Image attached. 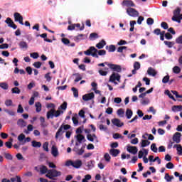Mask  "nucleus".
I'll return each mask as SVG.
<instances>
[{
  "instance_id": "nucleus-1",
  "label": "nucleus",
  "mask_w": 182,
  "mask_h": 182,
  "mask_svg": "<svg viewBox=\"0 0 182 182\" xmlns=\"http://www.w3.org/2000/svg\"><path fill=\"white\" fill-rule=\"evenodd\" d=\"M85 55H86L87 56H92L93 58H96L97 59L99 58V55L100 56H103L105 55H106V50H97V49L96 48H95L94 46H91L89 48L88 50H87L86 51L84 52ZM98 53V55H97Z\"/></svg>"
},
{
  "instance_id": "nucleus-2",
  "label": "nucleus",
  "mask_w": 182,
  "mask_h": 182,
  "mask_svg": "<svg viewBox=\"0 0 182 182\" xmlns=\"http://www.w3.org/2000/svg\"><path fill=\"white\" fill-rule=\"evenodd\" d=\"M60 114H63V111L58 109L57 111L55 109H51L50 111L47 112V119H53V117H59Z\"/></svg>"
},
{
  "instance_id": "nucleus-3",
  "label": "nucleus",
  "mask_w": 182,
  "mask_h": 182,
  "mask_svg": "<svg viewBox=\"0 0 182 182\" xmlns=\"http://www.w3.org/2000/svg\"><path fill=\"white\" fill-rule=\"evenodd\" d=\"M62 176V172L56 169H49L48 173L46 174V177L50 178V180H55V177H59Z\"/></svg>"
},
{
  "instance_id": "nucleus-4",
  "label": "nucleus",
  "mask_w": 182,
  "mask_h": 182,
  "mask_svg": "<svg viewBox=\"0 0 182 182\" xmlns=\"http://www.w3.org/2000/svg\"><path fill=\"white\" fill-rule=\"evenodd\" d=\"M65 166H72L74 168H80L82 167V161L80 159L75 161L69 160L66 161Z\"/></svg>"
},
{
  "instance_id": "nucleus-5",
  "label": "nucleus",
  "mask_w": 182,
  "mask_h": 182,
  "mask_svg": "<svg viewBox=\"0 0 182 182\" xmlns=\"http://www.w3.org/2000/svg\"><path fill=\"white\" fill-rule=\"evenodd\" d=\"M127 14L132 18H137V16H139V11H137V10L132 7L127 9Z\"/></svg>"
},
{
  "instance_id": "nucleus-6",
  "label": "nucleus",
  "mask_w": 182,
  "mask_h": 182,
  "mask_svg": "<svg viewBox=\"0 0 182 182\" xmlns=\"http://www.w3.org/2000/svg\"><path fill=\"white\" fill-rule=\"evenodd\" d=\"M14 21L18 22L20 25H23V17L19 13H14Z\"/></svg>"
},
{
  "instance_id": "nucleus-7",
  "label": "nucleus",
  "mask_w": 182,
  "mask_h": 182,
  "mask_svg": "<svg viewBox=\"0 0 182 182\" xmlns=\"http://www.w3.org/2000/svg\"><path fill=\"white\" fill-rule=\"evenodd\" d=\"M109 69H112L114 72H122V66L116 64H108Z\"/></svg>"
},
{
  "instance_id": "nucleus-8",
  "label": "nucleus",
  "mask_w": 182,
  "mask_h": 182,
  "mask_svg": "<svg viewBox=\"0 0 182 182\" xmlns=\"http://www.w3.org/2000/svg\"><path fill=\"white\" fill-rule=\"evenodd\" d=\"M5 22H6V23H7V25L9 28H12L13 29H16V28H18V26H16V24H15V23H14L12 19L9 17H8L6 19Z\"/></svg>"
},
{
  "instance_id": "nucleus-9",
  "label": "nucleus",
  "mask_w": 182,
  "mask_h": 182,
  "mask_svg": "<svg viewBox=\"0 0 182 182\" xmlns=\"http://www.w3.org/2000/svg\"><path fill=\"white\" fill-rule=\"evenodd\" d=\"M122 5L127 6V8H134L136 7V4L132 0H124L122 1Z\"/></svg>"
},
{
  "instance_id": "nucleus-10",
  "label": "nucleus",
  "mask_w": 182,
  "mask_h": 182,
  "mask_svg": "<svg viewBox=\"0 0 182 182\" xmlns=\"http://www.w3.org/2000/svg\"><path fill=\"white\" fill-rule=\"evenodd\" d=\"M92 99H95V93L93 92L85 94L82 96V100H84L85 102H89V100H92Z\"/></svg>"
},
{
  "instance_id": "nucleus-11",
  "label": "nucleus",
  "mask_w": 182,
  "mask_h": 182,
  "mask_svg": "<svg viewBox=\"0 0 182 182\" xmlns=\"http://www.w3.org/2000/svg\"><path fill=\"white\" fill-rule=\"evenodd\" d=\"M112 123L114 124V126H117V127H122L124 126V123L122 122L120 119L117 118L112 119Z\"/></svg>"
},
{
  "instance_id": "nucleus-12",
  "label": "nucleus",
  "mask_w": 182,
  "mask_h": 182,
  "mask_svg": "<svg viewBox=\"0 0 182 182\" xmlns=\"http://www.w3.org/2000/svg\"><path fill=\"white\" fill-rule=\"evenodd\" d=\"M181 133L180 132H176L173 136V141H175V143H180L181 141Z\"/></svg>"
},
{
  "instance_id": "nucleus-13",
  "label": "nucleus",
  "mask_w": 182,
  "mask_h": 182,
  "mask_svg": "<svg viewBox=\"0 0 182 182\" xmlns=\"http://www.w3.org/2000/svg\"><path fill=\"white\" fill-rule=\"evenodd\" d=\"M110 82H114L116 80L119 81L120 80V75L113 73L112 75L109 77Z\"/></svg>"
},
{
  "instance_id": "nucleus-14",
  "label": "nucleus",
  "mask_w": 182,
  "mask_h": 182,
  "mask_svg": "<svg viewBox=\"0 0 182 182\" xmlns=\"http://www.w3.org/2000/svg\"><path fill=\"white\" fill-rule=\"evenodd\" d=\"M65 133V130H63V127H60L57 132L55 133V139H59V137H62L63 134Z\"/></svg>"
},
{
  "instance_id": "nucleus-15",
  "label": "nucleus",
  "mask_w": 182,
  "mask_h": 182,
  "mask_svg": "<svg viewBox=\"0 0 182 182\" xmlns=\"http://www.w3.org/2000/svg\"><path fill=\"white\" fill-rule=\"evenodd\" d=\"M127 150L129 153H131V154H137V151H139L137 146H128Z\"/></svg>"
},
{
  "instance_id": "nucleus-16",
  "label": "nucleus",
  "mask_w": 182,
  "mask_h": 182,
  "mask_svg": "<svg viewBox=\"0 0 182 182\" xmlns=\"http://www.w3.org/2000/svg\"><path fill=\"white\" fill-rule=\"evenodd\" d=\"M109 154L112 156V157H117V156L120 154V150L116 149H111L109 150Z\"/></svg>"
},
{
  "instance_id": "nucleus-17",
  "label": "nucleus",
  "mask_w": 182,
  "mask_h": 182,
  "mask_svg": "<svg viewBox=\"0 0 182 182\" xmlns=\"http://www.w3.org/2000/svg\"><path fill=\"white\" fill-rule=\"evenodd\" d=\"M40 36V38H43L44 39L45 42H48L49 43H52V40L47 38L48 34L46 33H44L43 34H38L37 35V37Z\"/></svg>"
},
{
  "instance_id": "nucleus-18",
  "label": "nucleus",
  "mask_w": 182,
  "mask_h": 182,
  "mask_svg": "<svg viewBox=\"0 0 182 182\" xmlns=\"http://www.w3.org/2000/svg\"><path fill=\"white\" fill-rule=\"evenodd\" d=\"M95 46L97 48V49H103V48L106 46V41L105 40H102L97 44H96Z\"/></svg>"
},
{
  "instance_id": "nucleus-19",
  "label": "nucleus",
  "mask_w": 182,
  "mask_h": 182,
  "mask_svg": "<svg viewBox=\"0 0 182 182\" xmlns=\"http://www.w3.org/2000/svg\"><path fill=\"white\" fill-rule=\"evenodd\" d=\"M77 141L79 142L80 144H81V143L83 141L85 143V141H86V139H85V136L82 135L81 134H78L77 135Z\"/></svg>"
},
{
  "instance_id": "nucleus-20",
  "label": "nucleus",
  "mask_w": 182,
  "mask_h": 182,
  "mask_svg": "<svg viewBox=\"0 0 182 182\" xmlns=\"http://www.w3.org/2000/svg\"><path fill=\"white\" fill-rule=\"evenodd\" d=\"M147 73L148 75H149L150 76H156V75H157V72L156 71V70H154L153 68L150 67L148 68L147 70Z\"/></svg>"
},
{
  "instance_id": "nucleus-21",
  "label": "nucleus",
  "mask_w": 182,
  "mask_h": 182,
  "mask_svg": "<svg viewBox=\"0 0 182 182\" xmlns=\"http://www.w3.org/2000/svg\"><path fill=\"white\" fill-rule=\"evenodd\" d=\"M17 125L19 127H26V122H25V120H23V119H19L17 121Z\"/></svg>"
},
{
  "instance_id": "nucleus-22",
  "label": "nucleus",
  "mask_w": 182,
  "mask_h": 182,
  "mask_svg": "<svg viewBox=\"0 0 182 182\" xmlns=\"http://www.w3.org/2000/svg\"><path fill=\"white\" fill-rule=\"evenodd\" d=\"M181 12V9H180V7L176 8L173 11V16L172 18H176V19H177V18L179 16Z\"/></svg>"
},
{
  "instance_id": "nucleus-23",
  "label": "nucleus",
  "mask_w": 182,
  "mask_h": 182,
  "mask_svg": "<svg viewBox=\"0 0 182 182\" xmlns=\"http://www.w3.org/2000/svg\"><path fill=\"white\" fill-rule=\"evenodd\" d=\"M51 154L54 157H58L59 154V151H58V148L55 146H53L51 148Z\"/></svg>"
},
{
  "instance_id": "nucleus-24",
  "label": "nucleus",
  "mask_w": 182,
  "mask_h": 182,
  "mask_svg": "<svg viewBox=\"0 0 182 182\" xmlns=\"http://www.w3.org/2000/svg\"><path fill=\"white\" fill-rule=\"evenodd\" d=\"M48 171H49V170H48V167H46V166L42 165L40 167L41 174H46V173H48Z\"/></svg>"
},
{
  "instance_id": "nucleus-25",
  "label": "nucleus",
  "mask_w": 182,
  "mask_h": 182,
  "mask_svg": "<svg viewBox=\"0 0 182 182\" xmlns=\"http://www.w3.org/2000/svg\"><path fill=\"white\" fill-rule=\"evenodd\" d=\"M173 149H176L177 151H178V154L179 156L182 155V146L181 144H175L173 146Z\"/></svg>"
},
{
  "instance_id": "nucleus-26",
  "label": "nucleus",
  "mask_w": 182,
  "mask_h": 182,
  "mask_svg": "<svg viewBox=\"0 0 182 182\" xmlns=\"http://www.w3.org/2000/svg\"><path fill=\"white\" fill-rule=\"evenodd\" d=\"M31 146L33 147L39 148L41 147L42 143H41V141H32Z\"/></svg>"
},
{
  "instance_id": "nucleus-27",
  "label": "nucleus",
  "mask_w": 182,
  "mask_h": 182,
  "mask_svg": "<svg viewBox=\"0 0 182 182\" xmlns=\"http://www.w3.org/2000/svg\"><path fill=\"white\" fill-rule=\"evenodd\" d=\"M147 146H150V141L142 139L141 141V147H147Z\"/></svg>"
},
{
  "instance_id": "nucleus-28",
  "label": "nucleus",
  "mask_w": 182,
  "mask_h": 182,
  "mask_svg": "<svg viewBox=\"0 0 182 182\" xmlns=\"http://www.w3.org/2000/svg\"><path fill=\"white\" fill-rule=\"evenodd\" d=\"M36 106V112H37V113H39V112H41L42 110V104H41V102H37L35 104Z\"/></svg>"
},
{
  "instance_id": "nucleus-29",
  "label": "nucleus",
  "mask_w": 182,
  "mask_h": 182,
  "mask_svg": "<svg viewBox=\"0 0 182 182\" xmlns=\"http://www.w3.org/2000/svg\"><path fill=\"white\" fill-rule=\"evenodd\" d=\"M182 106L181 105H174L172 107L173 112H181Z\"/></svg>"
},
{
  "instance_id": "nucleus-30",
  "label": "nucleus",
  "mask_w": 182,
  "mask_h": 182,
  "mask_svg": "<svg viewBox=\"0 0 182 182\" xmlns=\"http://www.w3.org/2000/svg\"><path fill=\"white\" fill-rule=\"evenodd\" d=\"M21 49H28V43L25 41H21L18 44Z\"/></svg>"
},
{
  "instance_id": "nucleus-31",
  "label": "nucleus",
  "mask_w": 182,
  "mask_h": 182,
  "mask_svg": "<svg viewBox=\"0 0 182 182\" xmlns=\"http://www.w3.org/2000/svg\"><path fill=\"white\" fill-rule=\"evenodd\" d=\"M73 75L76 76V78L74 80L75 83H77V82H80V80H82V75H80V73H74L73 74Z\"/></svg>"
},
{
  "instance_id": "nucleus-32",
  "label": "nucleus",
  "mask_w": 182,
  "mask_h": 182,
  "mask_svg": "<svg viewBox=\"0 0 182 182\" xmlns=\"http://www.w3.org/2000/svg\"><path fill=\"white\" fill-rule=\"evenodd\" d=\"M126 116L127 119H132V117L133 116V111L130 109H127L126 111Z\"/></svg>"
},
{
  "instance_id": "nucleus-33",
  "label": "nucleus",
  "mask_w": 182,
  "mask_h": 182,
  "mask_svg": "<svg viewBox=\"0 0 182 182\" xmlns=\"http://www.w3.org/2000/svg\"><path fill=\"white\" fill-rule=\"evenodd\" d=\"M20 75H25L26 73L25 72V70H19V68H16L14 69V73H15L16 75H17V73H19Z\"/></svg>"
},
{
  "instance_id": "nucleus-34",
  "label": "nucleus",
  "mask_w": 182,
  "mask_h": 182,
  "mask_svg": "<svg viewBox=\"0 0 182 182\" xmlns=\"http://www.w3.org/2000/svg\"><path fill=\"white\" fill-rule=\"evenodd\" d=\"M83 36H85V35L79 34L78 36L74 37V41L75 42H80V41H82V39H83Z\"/></svg>"
},
{
  "instance_id": "nucleus-35",
  "label": "nucleus",
  "mask_w": 182,
  "mask_h": 182,
  "mask_svg": "<svg viewBox=\"0 0 182 182\" xmlns=\"http://www.w3.org/2000/svg\"><path fill=\"white\" fill-rule=\"evenodd\" d=\"M181 19H182V14H179V16L176 18V17H173L171 18L172 21H173V22H178V23H181Z\"/></svg>"
},
{
  "instance_id": "nucleus-36",
  "label": "nucleus",
  "mask_w": 182,
  "mask_h": 182,
  "mask_svg": "<svg viewBox=\"0 0 182 182\" xmlns=\"http://www.w3.org/2000/svg\"><path fill=\"white\" fill-rule=\"evenodd\" d=\"M33 130V125L28 124L27 127V130H25L24 133H26V134H29V132H32Z\"/></svg>"
},
{
  "instance_id": "nucleus-37",
  "label": "nucleus",
  "mask_w": 182,
  "mask_h": 182,
  "mask_svg": "<svg viewBox=\"0 0 182 182\" xmlns=\"http://www.w3.org/2000/svg\"><path fill=\"white\" fill-rule=\"evenodd\" d=\"M164 178L166 179V181L170 182L171 181V180L174 178V176H171L168 173H165Z\"/></svg>"
},
{
  "instance_id": "nucleus-38",
  "label": "nucleus",
  "mask_w": 182,
  "mask_h": 182,
  "mask_svg": "<svg viewBox=\"0 0 182 182\" xmlns=\"http://www.w3.org/2000/svg\"><path fill=\"white\" fill-rule=\"evenodd\" d=\"M71 90L73 92L74 97H79V91L77 90V89H76L75 87H72Z\"/></svg>"
},
{
  "instance_id": "nucleus-39",
  "label": "nucleus",
  "mask_w": 182,
  "mask_h": 182,
  "mask_svg": "<svg viewBox=\"0 0 182 182\" xmlns=\"http://www.w3.org/2000/svg\"><path fill=\"white\" fill-rule=\"evenodd\" d=\"M60 109L62 110H66V109H68V102H64L59 107L58 109L60 110Z\"/></svg>"
},
{
  "instance_id": "nucleus-40",
  "label": "nucleus",
  "mask_w": 182,
  "mask_h": 182,
  "mask_svg": "<svg viewBox=\"0 0 182 182\" xmlns=\"http://www.w3.org/2000/svg\"><path fill=\"white\" fill-rule=\"evenodd\" d=\"M165 95H167V96H168V97L170 99H172V100L176 102V98H174V96H173V95H171V92H170V91L168 90L165 91Z\"/></svg>"
},
{
  "instance_id": "nucleus-41",
  "label": "nucleus",
  "mask_w": 182,
  "mask_h": 182,
  "mask_svg": "<svg viewBox=\"0 0 182 182\" xmlns=\"http://www.w3.org/2000/svg\"><path fill=\"white\" fill-rule=\"evenodd\" d=\"M136 21H130V28L129 31L130 32H133V31H134V26L136 25Z\"/></svg>"
},
{
  "instance_id": "nucleus-42",
  "label": "nucleus",
  "mask_w": 182,
  "mask_h": 182,
  "mask_svg": "<svg viewBox=\"0 0 182 182\" xmlns=\"http://www.w3.org/2000/svg\"><path fill=\"white\" fill-rule=\"evenodd\" d=\"M87 167H88V168H93V167H95V161L91 160L88 161Z\"/></svg>"
},
{
  "instance_id": "nucleus-43",
  "label": "nucleus",
  "mask_w": 182,
  "mask_h": 182,
  "mask_svg": "<svg viewBox=\"0 0 182 182\" xmlns=\"http://www.w3.org/2000/svg\"><path fill=\"white\" fill-rule=\"evenodd\" d=\"M11 92L16 95H19V93H21V90L18 88V87H15L14 88L11 89Z\"/></svg>"
},
{
  "instance_id": "nucleus-44",
  "label": "nucleus",
  "mask_w": 182,
  "mask_h": 182,
  "mask_svg": "<svg viewBox=\"0 0 182 182\" xmlns=\"http://www.w3.org/2000/svg\"><path fill=\"white\" fill-rule=\"evenodd\" d=\"M4 112H5V113H8V114H9V116H15V112L12 111V110H9L8 109H3Z\"/></svg>"
},
{
  "instance_id": "nucleus-45",
  "label": "nucleus",
  "mask_w": 182,
  "mask_h": 182,
  "mask_svg": "<svg viewBox=\"0 0 182 182\" xmlns=\"http://www.w3.org/2000/svg\"><path fill=\"white\" fill-rule=\"evenodd\" d=\"M164 43L168 46V48H171L172 46H174L175 43L173 41H164Z\"/></svg>"
},
{
  "instance_id": "nucleus-46",
  "label": "nucleus",
  "mask_w": 182,
  "mask_h": 182,
  "mask_svg": "<svg viewBox=\"0 0 182 182\" xmlns=\"http://www.w3.org/2000/svg\"><path fill=\"white\" fill-rule=\"evenodd\" d=\"M3 154L5 157V159H6V160H12L13 157L11 154L4 152Z\"/></svg>"
},
{
  "instance_id": "nucleus-47",
  "label": "nucleus",
  "mask_w": 182,
  "mask_h": 182,
  "mask_svg": "<svg viewBox=\"0 0 182 182\" xmlns=\"http://www.w3.org/2000/svg\"><path fill=\"white\" fill-rule=\"evenodd\" d=\"M151 150L154 152V153H157L158 149H157V146H156V143H153L151 145Z\"/></svg>"
},
{
  "instance_id": "nucleus-48",
  "label": "nucleus",
  "mask_w": 182,
  "mask_h": 182,
  "mask_svg": "<svg viewBox=\"0 0 182 182\" xmlns=\"http://www.w3.org/2000/svg\"><path fill=\"white\" fill-rule=\"evenodd\" d=\"M173 73L178 74V73H180V72H181V68H180V67H178V66H175L173 68Z\"/></svg>"
},
{
  "instance_id": "nucleus-49",
  "label": "nucleus",
  "mask_w": 182,
  "mask_h": 182,
  "mask_svg": "<svg viewBox=\"0 0 182 182\" xmlns=\"http://www.w3.org/2000/svg\"><path fill=\"white\" fill-rule=\"evenodd\" d=\"M98 73H100L101 76H107V74L109 73V72L105 71L104 70L100 69L99 70Z\"/></svg>"
},
{
  "instance_id": "nucleus-50",
  "label": "nucleus",
  "mask_w": 182,
  "mask_h": 182,
  "mask_svg": "<svg viewBox=\"0 0 182 182\" xmlns=\"http://www.w3.org/2000/svg\"><path fill=\"white\" fill-rule=\"evenodd\" d=\"M0 87H1V89H4V90H8V84H6V82H1L0 83Z\"/></svg>"
},
{
  "instance_id": "nucleus-51",
  "label": "nucleus",
  "mask_w": 182,
  "mask_h": 182,
  "mask_svg": "<svg viewBox=\"0 0 182 182\" xmlns=\"http://www.w3.org/2000/svg\"><path fill=\"white\" fill-rule=\"evenodd\" d=\"M33 66H34V68H36V69H39L42 66V63H41L39 61L35 62L33 64Z\"/></svg>"
},
{
  "instance_id": "nucleus-52",
  "label": "nucleus",
  "mask_w": 182,
  "mask_h": 182,
  "mask_svg": "<svg viewBox=\"0 0 182 182\" xmlns=\"http://www.w3.org/2000/svg\"><path fill=\"white\" fill-rule=\"evenodd\" d=\"M92 179V176L90 174L85 175V178L82 179V182H89L88 180Z\"/></svg>"
},
{
  "instance_id": "nucleus-53",
  "label": "nucleus",
  "mask_w": 182,
  "mask_h": 182,
  "mask_svg": "<svg viewBox=\"0 0 182 182\" xmlns=\"http://www.w3.org/2000/svg\"><path fill=\"white\" fill-rule=\"evenodd\" d=\"M97 38H99V35L96 33H92L90 35V39H97Z\"/></svg>"
},
{
  "instance_id": "nucleus-54",
  "label": "nucleus",
  "mask_w": 182,
  "mask_h": 182,
  "mask_svg": "<svg viewBox=\"0 0 182 182\" xmlns=\"http://www.w3.org/2000/svg\"><path fill=\"white\" fill-rule=\"evenodd\" d=\"M61 42H63L64 45H69L70 43V41L66 38H63Z\"/></svg>"
},
{
  "instance_id": "nucleus-55",
  "label": "nucleus",
  "mask_w": 182,
  "mask_h": 182,
  "mask_svg": "<svg viewBox=\"0 0 182 182\" xmlns=\"http://www.w3.org/2000/svg\"><path fill=\"white\" fill-rule=\"evenodd\" d=\"M169 80H170V76L166 75L164 77V78L162 79V83H168Z\"/></svg>"
},
{
  "instance_id": "nucleus-56",
  "label": "nucleus",
  "mask_w": 182,
  "mask_h": 182,
  "mask_svg": "<svg viewBox=\"0 0 182 182\" xmlns=\"http://www.w3.org/2000/svg\"><path fill=\"white\" fill-rule=\"evenodd\" d=\"M104 159L105 160V161H110V159H112V157H110V155L109 154V153H106L105 155H104Z\"/></svg>"
},
{
  "instance_id": "nucleus-57",
  "label": "nucleus",
  "mask_w": 182,
  "mask_h": 182,
  "mask_svg": "<svg viewBox=\"0 0 182 182\" xmlns=\"http://www.w3.org/2000/svg\"><path fill=\"white\" fill-rule=\"evenodd\" d=\"M17 113H23V107H22V105H18V109H17Z\"/></svg>"
},
{
  "instance_id": "nucleus-58",
  "label": "nucleus",
  "mask_w": 182,
  "mask_h": 182,
  "mask_svg": "<svg viewBox=\"0 0 182 182\" xmlns=\"http://www.w3.org/2000/svg\"><path fill=\"white\" fill-rule=\"evenodd\" d=\"M176 43L178 45H182V35L176 38Z\"/></svg>"
},
{
  "instance_id": "nucleus-59",
  "label": "nucleus",
  "mask_w": 182,
  "mask_h": 182,
  "mask_svg": "<svg viewBox=\"0 0 182 182\" xmlns=\"http://www.w3.org/2000/svg\"><path fill=\"white\" fill-rule=\"evenodd\" d=\"M161 28H163V29H168V24L164 21H163L161 23Z\"/></svg>"
},
{
  "instance_id": "nucleus-60",
  "label": "nucleus",
  "mask_w": 182,
  "mask_h": 182,
  "mask_svg": "<svg viewBox=\"0 0 182 182\" xmlns=\"http://www.w3.org/2000/svg\"><path fill=\"white\" fill-rule=\"evenodd\" d=\"M116 50V46L114 45H110L109 46L108 52H114Z\"/></svg>"
},
{
  "instance_id": "nucleus-61",
  "label": "nucleus",
  "mask_w": 182,
  "mask_h": 182,
  "mask_svg": "<svg viewBox=\"0 0 182 182\" xmlns=\"http://www.w3.org/2000/svg\"><path fill=\"white\" fill-rule=\"evenodd\" d=\"M146 23L147 25H153V23H154V19L152 18H148L146 20Z\"/></svg>"
},
{
  "instance_id": "nucleus-62",
  "label": "nucleus",
  "mask_w": 182,
  "mask_h": 182,
  "mask_svg": "<svg viewBox=\"0 0 182 182\" xmlns=\"http://www.w3.org/2000/svg\"><path fill=\"white\" fill-rule=\"evenodd\" d=\"M140 63L136 61L134 63V69H136V70H139V69H140Z\"/></svg>"
},
{
  "instance_id": "nucleus-63",
  "label": "nucleus",
  "mask_w": 182,
  "mask_h": 182,
  "mask_svg": "<svg viewBox=\"0 0 182 182\" xmlns=\"http://www.w3.org/2000/svg\"><path fill=\"white\" fill-rule=\"evenodd\" d=\"M4 103L7 107H9V106H12V100H6Z\"/></svg>"
},
{
  "instance_id": "nucleus-64",
  "label": "nucleus",
  "mask_w": 182,
  "mask_h": 182,
  "mask_svg": "<svg viewBox=\"0 0 182 182\" xmlns=\"http://www.w3.org/2000/svg\"><path fill=\"white\" fill-rule=\"evenodd\" d=\"M166 167L168 169L174 168V164H173V163L171 162H168V164H166Z\"/></svg>"
}]
</instances>
